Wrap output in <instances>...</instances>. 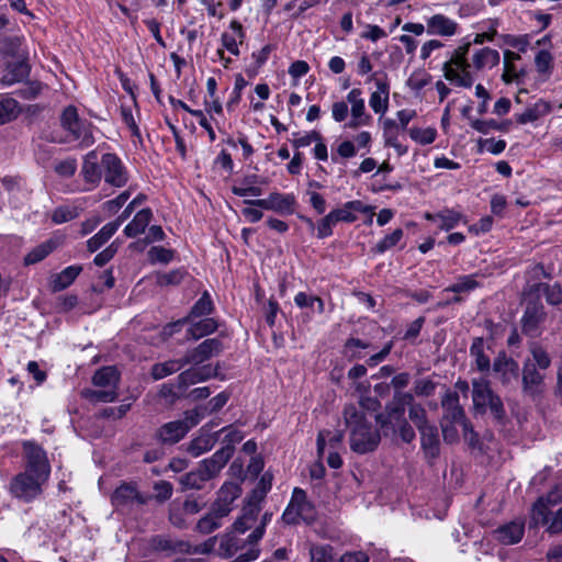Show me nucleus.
Instances as JSON below:
<instances>
[{
    "mask_svg": "<svg viewBox=\"0 0 562 562\" xmlns=\"http://www.w3.org/2000/svg\"><path fill=\"white\" fill-rule=\"evenodd\" d=\"M346 426L350 429V447L357 453L373 451L380 442V434L366 419L362 411L355 405L344 409Z\"/></svg>",
    "mask_w": 562,
    "mask_h": 562,
    "instance_id": "1",
    "label": "nucleus"
},
{
    "mask_svg": "<svg viewBox=\"0 0 562 562\" xmlns=\"http://www.w3.org/2000/svg\"><path fill=\"white\" fill-rule=\"evenodd\" d=\"M470 43L457 48L451 58L443 64L445 78L458 87L470 88L474 79L470 72L471 65L467 60Z\"/></svg>",
    "mask_w": 562,
    "mask_h": 562,
    "instance_id": "2",
    "label": "nucleus"
},
{
    "mask_svg": "<svg viewBox=\"0 0 562 562\" xmlns=\"http://www.w3.org/2000/svg\"><path fill=\"white\" fill-rule=\"evenodd\" d=\"M199 411H186L178 420L161 425L156 431V438L164 445H175L186 437L190 429L201 422Z\"/></svg>",
    "mask_w": 562,
    "mask_h": 562,
    "instance_id": "3",
    "label": "nucleus"
},
{
    "mask_svg": "<svg viewBox=\"0 0 562 562\" xmlns=\"http://www.w3.org/2000/svg\"><path fill=\"white\" fill-rule=\"evenodd\" d=\"M316 518V510L313 504L307 499L306 493L300 487H295L291 501L285 508L282 519L288 525H295L300 520L313 522Z\"/></svg>",
    "mask_w": 562,
    "mask_h": 562,
    "instance_id": "4",
    "label": "nucleus"
},
{
    "mask_svg": "<svg viewBox=\"0 0 562 562\" xmlns=\"http://www.w3.org/2000/svg\"><path fill=\"white\" fill-rule=\"evenodd\" d=\"M546 318L547 313L540 300H528L521 317L522 333L531 338H538L542 334Z\"/></svg>",
    "mask_w": 562,
    "mask_h": 562,
    "instance_id": "5",
    "label": "nucleus"
},
{
    "mask_svg": "<svg viewBox=\"0 0 562 562\" xmlns=\"http://www.w3.org/2000/svg\"><path fill=\"white\" fill-rule=\"evenodd\" d=\"M245 203L280 215H291L295 211L296 199L293 193L271 192L266 199L245 200Z\"/></svg>",
    "mask_w": 562,
    "mask_h": 562,
    "instance_id": "6",
    "label": "nucleus"
},
{
    "mask_svg": "<svg viewBox=\"0 0 562 562\" xmlns=\"http://www.w3.org/2000/svg\"><path fill=\"white\" fill-rule=\"evenodd\" d=\"M23 449L26 458L24 472L47 481L50 473V465L44 449L31 441L23 442Z\"/></svg>",
    "mask_w": 562,
    "mask_h": 562,
    "instance_id": "7",
    "label": "nucleus"
},
{
    "mask_svg": "<svg viewBox=\"0 0 562 562\" xmlns=\"http://www.w3.org/2000/svg\"><path fill=\"white\" fill-rule=\"evenodd\" d=\"M459 394L457 392H452L448 390L441 400V406L443 408V420L449 422L450 424H459L462 426L464 431V436L467 437L468 432L471 436L474 435L470 423L465 418L464 409L459 403Z\"/></svg>",
    "mask_w": 562,
    "mask_h": 562,
    "instance_id": "8",
    "label": "nucleus"
},
{
    "mask_svg": "<svg viewBox=\"0 0 562 562\" xmlns=\"http://www.w3.org/2000/svg\"><path fill=\"white\" fill-rule=\"evenodd\" d=\"M149 498L138 492L136 484L123 482L113 492L111 503L116 510H130L134 505H145Z\"/></svg>",
    "mask_w": 562,
    "mask_h": 562,
    "instance_id": "9",
    "label": "nucleus"
},
{
    "mask_svg": "<svg viewBox=\"0 0 562 562\" xmlns=\"http://www.w3.org/2000/svg\"><path fill=\"white\" fill-rule=\"evenodd\" d=\"M45 480L23 472L18 474L10 484L11 493L24 502H31L36 498L42 492V484Z\"/></svg>",
    "mask_w": 562,
    "mask_h": 562,
    "instance_id": "10",
    "label": "nucleus"
},
{
    "mask_svg": "<svg viewBox=\"0 0 562 562\" xmlns=\"http://www.w3.org/2000/svg\"><path fill=\"white\" fill-rule=\"evenodd\" d=\"M101 168L106 183L117 188L126 184L128 180L126 168L115 154H104L101 158Z\"/></svg>",
    "mask_w": 562,
    "mask_h": 562,
    "instance_id": "11",
    "label": "nucleus"
},
{
    "mask_svg": "<svg viewBox=\"0 0 562 562\" xmlns=\"http://www.w3.org/2000/svg\"><path fill=\"white\" fill-rule=\"evenodd\" d=\"M412 402L413 395L411 393H395L392 402L385 408V415L380 414L376 416L378 423L384 428L389 424L406 420L404 418L405 408L412 404Z\"/></svg>",
    "mask_w": 562,
    "mask_h": 562,
    "instance_id": "12",
    "label": "nucleus"
},
{
    "mask_svg": "<svg viewBox=\"0 0 562 562\" xmlns=\"http://www.w3.org/2000/svg\"><path fill=\"white\" fill-rule=\"evenodd\" d=\"M521 384L522 393L528 397L536 398L543 392L544 375L530 359L522 364Z\"/></svg>",
    "mask_w": 562,
    "mask_h": 562,
    "instance_id": "13",
    "label": "nucleus"
},
{
    "mask_svg": "<svg viewBox=\"0 0 562 562\" xmlns=\"http://www.w3.org/2000/svg\"><path fill=\"white\" fill-rule=\"evenodd\" d=\"M334 215L337 218V222H346L353 223L357 221L356 213L368 214L370 216L369 223L372 222V216L374 215V207L371 205L364 204L360 200H353L346 202L341 207H336L331 210Z\"/></svg>",
    "mask_w": 562,
    "mask_h": 562,
    "instance_id": "14",
    "label": "nucleus"
},
{
    "mask_svg": "<svg viewBox=\"0 0 562 562\" xmlns=\"http://www.w3.org/2000/svg\"><path fill=\"white\" fill-rule=\"evenodd\" d=\"M223 345L218 338H209L184 357V362L200 364L222 351Z\"/></svg>",
    "mask_w": 562,
    "mask_h": 562,
    "instance_id": "15",
    "label": "nucleus"
},
{
    "mask_svg": "<svg viewBox=\"0 0 562 562\" xmlns=\"http://www.w3.org/2000/svg\"><path fill=\"white\" fill-rule=\"evenodd\" d=\"M562 503V486L555 485L546 496H541L532 506L531 518L544 519L547 514H552L553 508Z\"/></svg>",
    "mask_w": 562,
    "mask_h": 562,
    "instance_id": "16",
    "label": "nucleus"
},
{
    "mask_svg": "<svg viewBox=\"0 0 562 562\" xmlns=\"http://www.w3.org/2000/svg\"><path fill=\"white\" fill-rule=\"evenodd\" d=\"M232 458L231 448H221L211 458H206L200 462L199 470L207 480L216 476Z\"/></svg>",
    "mask_w": 562,
    "mask_h": 562,
    "instance_id": "17",
    "label": "nucleus"
},
{
    "mask_svg": "<svg viewBox=\"0 0 562 562\" xmlns=\"http://www.w3.org/2000/svg\"><path fill=\"white\" fill-rule=\"evenodd\" d=\"M420 434L422 449L428 460H434L440 454V440L435 425H427L418 429Z\"/></svg>",
    "mask_w": 562,
    "mask_h": 562,
    "instance_id": "18",
    "label": "nucleus"
},
{
    "mask_svg": "<svg viewBox=\"0 0 562 562\" xmlns=\"http://www.w3.org/2000/svg\"><path fill=\"white\" fill-rule=\"evenodd\" d=\"M30 65L27 58L7 60V67L4 74L1 77V83L3 86H12L14 83L23 81L30 75Z\"/></svg>",
    "mask_w": 562,
    "mask_h": 562,
    "instance_id": "19",
    "label": "nucleus"
},
{
    "mask_svg": "<svg viewBox=\"0 0 562 562\" xmlns=\"http://www.w3.org/2000/svg\"><path fill=\"white\" fill-rule=\"evenodd\" d=\"M205 427L206 426L202 427L200 435L188 445L187 451L193 458H198L210 451L218 440V432L205 431Z\"/></svg>",
    "mask_w": 562,
    "mask_h": 562,
    "instance_id": "20",
    "label": "nucleus"
},
{
    "mask_svg": "<svg viewBox=\"0 0 562 562\" xmlns=\"http://www.w3.org/2000/svg\"><path fill=\"white\" fill-rule=\"evenodd\" d=\"M525 292L529 295H536L538 300L540 294H543L551 305H558L562 302V286L559 283H532L528 285Z\"/></svg>",
    "mask_w": 562,
    "mask_h": 562,
    "instance_id": "21",
    "label": "nucleus"
},
{
    "mask_svg": "<svg viewBox=\"0 0 562 562\" xmlns=\"http://www.w3.org/2000/svg\"><path fill=\"white\" fill-rule=\"evenodd\" d=\"M525 532V525L520 521H512L494 530V537L503 544L518 543Z\"/></svg>",
    "mask_w": 562,
    "mask_h": 562,
    "instance_id": "22",
    "label": "nucleus"
},
{
    "mask_svg": "<svg viewBox=\"0 0 562 562\" xmlns=\"http://www.w3.org/2000/svg\"><path fill=\"white\" fill-rule=\"evenodd\" d=\"M266 183L258 175H247L241 178L237 184L232 187V192L237 196H260L262 190L258 184Z\"/></svg>",
    "mask_w": 562,
    "mask_h": 562,
    "instance_id": "23",
    "label": "nucleus"
},
{
    "mask_svg": "<svg viewBox=\"0 0 562 562\" xmlns=\"http://www.w3.org/2000/svg\"><path fill=\"white\" fill-rule=\"evenodd\" d=\"M375 86L376 90L371 93L369 104L375 113L383 114L389 106L390 86L381 78L375 79Z\"/></svg>",
    "mask_w": 562,
    "mask_h": 562,
    "instance_id": "24",
    "label": "nucleus"
},
{
    "mask_svg": "<svg viewBox=\"0 0 562 562\" xmlns=\"http://www.w3.org/2000/svg\"><path fill=\"white\" fill-rule=\"evenodd\" d=\"M493 369L501 374L503 384H509L513 380L518 378V363L514 359L507 358L505 355L495 358Z\"/></svg>",
    "mask_w": 562,
    "mask_h": 562,
    "instance_id": "25",
    "label": "nucleus"
},
{
    "mask_svg": "<svg viewBox=\"0 0 562 562\" xmlns=\"http://www.w3.org/2000/svg\"><path fill=\"white\" fill-rule=\"evenodd\" d=\"M211 376L212 369L209 366L190 368L178 375V386L179 389H186L189 385L205 381Z\"/></svg>",
    "mask_w": 562,
    "mask_h": 562,
    "instance_id": "26",
    "label": "nucleus"
},
{
    "mask_svg": "<svg viewBox=\"0 0 562 562\" xmlns=\"http://www.w3.org/2000/svg\"><path fill=\"white\" fill-rule=\"evenodd\" d=\"M81 175L86 182L97 186L102 177L101 165L98 164V154L95 150L89 151L85 158L81 168Z\"/></svg>",
    "mask_w": 562,
    "mask_h": 562,
    "instance_id": "27",
    "label": "nucleus"
},
{
    "mask_svg": "<svg viewBox=\"0 0 562 562\" xmlns=\"http://www.w3.org/2000/svg\"><path fill=\"white\" fill-rule=\"evenodd\" d=\"M186 322H190L188 334L195 340L214 333L218 328L217 321L212 317H204L199 321L182 319L179 323Z\"/></svg>",
    "mask_w": 562,
    "mask_h": 562,
    "instance_id": "28",
    "label": "nucleus"
},
{
    "mask_svg": "<svg viewBox=\"0 0 562 562\" xmlns=\"http://www.w3.org/2000/svg\"><path fill=\"white\" fill-rule=\"evenodd\" d=\"M153 217V212L150 209L146 207L138 211L131 223H128L124 228V234L134 238L139 234L144 233L148 224L150 223Z\"/></svg>",
    "mask_w": 562,
    "mask_h": 562,
    "instance_id": "29",
    "label": "nucleus"
},
{
    "mask_svg": "<svg viewBox=\"0 0 562 562\" xmlns=\"http://www.w3.org/2000/svg\"><path fill=\"white\" fill-rule=\"evenodd\" d=\"M0 50L9 60L29 58V52L23 47L21 37H3Z\"/></svg>",
    "mask_w": 562,
    "mask_h": 562,
    "instance_id": "30",
    "label": "nucleus"
},
{
    "mask_svg": "<svg viewBox=\"0 0 562 562\" xmlns=\"http://www.w3.org/2000/svg\"><path fill=\"white\" fill-rule=\"evenodd\" d=\"M499 63V53L490 47H483L473 53L472 66L476 70L493 68Z\"/></svg>",
    "mask_w": 562,
    "mask_h": 562,
    "instance_id": "31",
    "label": "nucleus"
},
{
    "mask_svg": "<svg viewBox=\"0 0 562 562\" xmlns=\"http://www.w3.org/2000/svg\"><path fill=\"white\" fill-rule=\"evenodd\" d=\"M551 111V105L544 100H538L533 105L527 108L522 113L516 114V121L519 124L532 123Z\"/></svg>",
    "mask_w": 562,
    "mask_h": 562,
    "instance_id": "32",
    "label": "nucleus"
},
{
    "mask_svg": "<svg viewBox=\"0 0 562 562\" xmlns=\"http://www.w3.org/2000/svg\"><path fill=\"white\" fill-rule=\"evenodd\" d=\"M81 271L82 267L80 265L66 267L58 274L54 276L50 284L52 290L54 292L65 290L70 284H72V282L76 280V278L80 274Z\"/></svg>",
    "mask_w": 562,
    "mask_h": 562,
    "instance_id": "33",
    "label": "nucleus"
},
{
    "mask_svg": "<svg viewBox=\"0 0 562 562\" xmlns=\"http://www.w3.org/2000/svg\"><path fill=\"white\" fill-rule=\"evenodd\" d=\"M121 221H113L105 224L99 233L93 235L88 241L87 247L90 252L97 251L101 248L119 229Z\"/></svg>",
    "mask_w": 562,
    "mask_h": 562,
    "instance_id": "34",
    "label": "nucleus"
},
{
    "mask_svg": "<svg viewBox=\"0 0 562 562\" xmlns=\"http://www.w3.org/2000/svg\"><path fill=\"white\" fill-rule=\"evenodd\" d=\"M472 400L476 408L484 409L487 407L488 400L494 395L490 387L488 381L485 379L474 380L472 382Z\"/></svg>",
    "mask_w": 562,
    "mask_h": 562,
    "instance_id": "35",
    "label": "nucleus"
},
{
    "mask_svg": "<svg viewBox=\"0 0 562 562\" xmlns=\"http://www.w3.org/2000/svg\"><path fill=\"white\" fill-rule=\"evenodd\" d=\"M67 132L71 135L72 139L79 140L80 148H88L95 142L92 134V124L87 121L80 122Z\"/></svg>",
    "mask_w": 562,
    "mask_h": 562,
    "instance_id": "36",
    "label": "nucleus"
},
{
    "mask_svg": "<svg viewBox=\"0 0 562 562\" xmlns=\"http://www.w3.org/2000/svg\"><path fill=\"white\" fill-rule=\"evenodd\" d=\"M456 31V23L443 15H434L428 21V33L430 35H453Z\"/></svg>",
    "mask_w": 562,
    "mask_h": 562,
    "instance_id": "37",
    "label": "nucleus"
},
{
    "mask_svg": "<svg viewBox=\"0 0 562 562\" xmlns=\"http://www.w3.org/2000/svg\"><path fill=\"white\" fill-rule=\"evenodd\" d=\"M151 546L157 551L173 553V552H190L191 544L183 541H173L167 537L157 536L151 540Z\"/></svg>",
    "mask_w": 562,
    "mask_h": 562,
    "instance_id": "38",
    "label": "nucleus"
},
{
    "mask_svg": "<svg viewBox=\"0 0 562 562\" xmlns=\"http://www.w3.org/2000/svg\"><path fill=\"white\" fill-rule=\"evenodd\" d=\"M188 362L183 359H173L165 362L156 363L151 367V376L154 380H161L172 373L181 370Z\"/></svg>",
    "mask_w": 562,
    "mask_h": 562,
    "instance_id": "39",
    "label": "nucleus"
},
{
    "mask_svg": "<svg viewBox=\"0 0 562 562\" xmlns=\"http://www.w3.org/2000/svg\"><path fill=\"white\" fill-rule=\"evenodd\" d=\"M553 56L547 49H539L535 56V67L541 80H548L553 71Z\"/></svg>",
    "mask_w": 562,
    "mask_h": 562,
    "instance_id": "40",
    "label": "nucleus"
},
{
    "mask_svg": "<svg viewBox=\"0 0 562 562\" xmlns=\"http://www.w3.org/2000/svg\"><path fill=\"white\" fill-rule=\"evenodd\" d=\"M119 372L114 367H103L92 376L95 386L117 389Z\"/></svg>",
    "mask_w": 562,
    "mask_h": 562,
    "instance_id": "41",
    "label": "nucleus"
},
{
    "mask_svg": "<svg viewBox=\"0 0 562 562\" xmlns=\"http://www.w3.org/2000/svg\"><path fill=\"white\" fill-rule=\"evenodd\" d=\"M470 355L475 360L477 370L486 372L491 368V361L488 356L484 353V340L483 338H474L470 347Z\"/></svg>",
    "mask_w": 562,
    "mask_h": 562,
    "instance_id": "42",
    "label": "nucleus"
},
{
    "mask_svg": "<svg viewBox=\"0 0 562 562\" xmlns=\"http://www.w3.org/2000/svg\"><path fill=\"white\" fill-rule=\"evenodd\" d=\"M214 310V304L207 291H204L200 299L191 307V311L186 319H195L199 317L210 315Z\"/></svg>",
    "mask_w": 562,
    "mask_h": 562,
    "instance_id": "43",
    "label": "nucleus"
},
{
    "mask_svg": "<svg viewBox=\"0 0 562 562\" xmlns=\"http://www.w3.org/2000/svg\"><path fill=\"white\" fill-rule=\"evenodd\" d=\"M21 112L19 102L9 97L0 99V125L15 120Z\"/></svg>",
    "mask_w": 562,
    "mask_h": 562,
    "instance_id": "44",
    "label": "nucleus"
},
{
    "mask_svg": "<svg viewBox=\"0 0 562 562\" xmlns=\"http://www.w3.org/2000/svg\"><path fill=\"white\" fill-rule=\"evenodd\" d=\"M342 439L344 434L339 430L335 432L329 430L319 431L316 441L318 454L322 456L324 453L327 441L333 449H336L341 443Z\"/></svg>",
    "mask_w": 562,
    "mask_h": 562,
    "instance_id": "45",
    "label": "nucleus"
},
{
    "mask_svg": "<svg viewBox=\"0 0 562 562\" xmlns=\"http://www.w3.org/2000/svg\"><path fill=\"white\" fill-rule=\"evenodd\" d=\"M55 248L53 240H47L33 248L25 257L24 265H35L45 259Z\"/></svg>",
    "mask_w": 562,
    "mask_h": 562,
    "instance_id": "46",
    "label": "nucleus"
},
{
    "mask_svg": "<svg viewBox=\"0 0 562 562\" xmlns=\"http://www.w3.org/2000/svg\"><path fill=\"white\" fill-rule=\"evenodd\" d=\"M529 351L532 356L531 362L539 370H547L551 366V358L547 350L538 342L533 341L529 345Z\"/></svg>",
    "mask_w": 562,
    "mask_h": 562,
    "instance_id": "47",
    "label": "nucleus"
},
{
    "mask_svg": "<svg viewBox=\"0 0 562 562\" xmlns=\"http://www.w3.org/2000/svg\"><path fill=\"white\" fill-rule=\"evenodd\" d=\"M228 401V395L224 392L217 394L212 397L206 404L199 405L194 407L192 411H199V415L201 414V420L209 414L218 412Z\"/></svg>",
    "mask_w": 562,
    "mask_h": 562,
    "instance_id": "48",
    "label": "nucleus"
},
{
    "mask_svg": "<svg viewBox=\"0 0 562 562\" xmlns=\"http://www.w3.org/2000/svg\"><path fill=\"white\" fill-rule=\"evenodd\" d=\"M536 524L547 526V531L550 533H562V506L552 514H547L544 519H533Z\"/></svg>",
    "mask_w": 562,
    "mask_h": 562,
    "instance_id": "49",
    "label": "nucleus"
},
{
    "mask_svg": "<svg viewBox=\"0 0 562 562\" xmlns=\"http://www.w3.org/2000/svg\"><path fill=\"white\" fill-rule=\"evenodd\" d=\"M477 286H480V284L475 280V274H468L459 277L458 281L446 288L445 291L453 293L470 292Z\"/></svg>",
    "mask_w": 562,
    "mask_h": 562,
    "instance_id": "50",
    "label": "nucleus"
},
{
    "mask_svg": "<svg viewBox=\"0 0 562 562\" xmlns=\"http://www.w3.org/2000/svg\"><path fill=\"white\" fill-rule=\"evenodd\" d=\"M409 136L414 142L420 145H429L435 142L437 137V131L434 127H412L409 130Z\"/></svg>",
    "mask_w": 562,
    "mask_h": 562,
    "instance_id": "51",
    "label": "nucleus"
},
{
    "mask_svg": "<svg viewBox=\"0 0 562 562\" xmlns=\"http://www.w3.org/2000/svg\"><path fill=\"white\" fill-rule=\"evenodd\" d=\"M217 432L218 436L224 434L223 442L225 445L222 448H231L232 454L235 451V445L244 439V434L233 426L224 427Z\"/></svg>",
    "mask_w": 562,
    "mask_h": 562,
    "instance_id": "52",
    "label": "nucleus"
},
{
    "mask_svg": "<svg viewBox=\"0 0 562 562\" xmlns=\"http://www.w3.org/2000/svg\"><path fill=\"white\" fill-rule=\"evenodd\" d=\"M206 481L209 480L204 477L203 473L199 469L180 477L182 486L190 490H201Z\"/></svg>",
    "mask_w": 562,
    "mask_h": 562,
    "instance_id": "53",
    "label": "nucleus"
},
{
    "mask_svg": "<svg viewBox=\"0 0 562 562\" xmlns=\"http://www.w3.org/2000/svg\"><path fill=\"white\" fill-rule=\"evenodd\" d=\"M337 218L334 215L333 211H330L328 214H326L324 217H322L316 227V236L319 239L327 238L333 235V228L337 224Z\"/></svg>",
    "mask_w": 562,
    "mask_h": 562,
    "instance_id": "54",
    "label": "nucleus"
},
{
    "mask_svg": "<svg viewBox=\"0 0 562 562\" xmlns=\"http://www.w3.org/2000/svg\"><path fill=\"white\" fill-rule=\"evenodd\" d=\"M330 546H313L310 549V562H337Z\"/></svg>",
    "mask_w": 562,
    "mask_h": 562,
    "instance_id": "55",
    "label": "nucleus"
},
{
    "mask_svg": "<svg viewBox=\"0 0 562 562\" xmlns=\"http://www.w3.org/2000/svg\"><path fill=\"white\" fill-rule=\"evenodd\" d=\"M408 416L417 429L429 425L425 408L420 404L415 403L414 398L412 404L408 405Z\"/></svg>",
    "mask_w": 562,
    "mask_h": 562,
    "instance_id": "56",
    "label": "nucleus"
},
{
    "mask_svg": "<svg viewBox=\"0 0 562 562\" xmlns=\"http://www.w3.org/2000/svg\"><path fill=\"white\" fill-rule=\"evenodd\" d=\"M403 229L396 228L393 233L386 235L372 249L375 254H383L394 247L403 237Z\"/></svg>",
    "mask_w": 562,
    "mask_h": 562,
    "instance_id": "57",
    "label": "nucleus"
},
{
    "mask_svg": "<svg viewBox=\"0 0 562 562\" xmlns=\"http://www.w3.org/2000/svg\"><path fill=\"white\" fill-rule=\"evenodd\" d=\"M364 112H366L364 101H362L358 104H353L351 106V120L347 124L348 127L357 128L361 125L368 124V122L370 121V116L366 115Z\"/></svg>",
    "mask_w": 562,
    "mask_h": 562,
    "instance_id": "58",
    "label": "nucleus"
},
{
    "mask_svg": "<svg viewBox=\"0 0 562 562\" xmlns=\"http://www.w3.org/2000/svg\"><path fill=\"white\" fill-rule=\"evenodd\" d=\"M222 526L216 516L207 513L196 522L195 529L202 535H209Z\"/></svg>",
    "mask_w": 562,
    "mask_h": 562,
    "instance_id": "59",
    "label": "nucleus"
},
{
    "mask_svg": "<svg viewBox=\"0 0 562 562\" xmlns=\"http://www.w3.org/2000/svg\"><path fill=\"white\" fill-rule=\"evenodd\" d=\"M82 120L79 117L78 110L74 105L66 106L60 115V125L65 131L78 125Z\"/></svg>",
    "mask_w": 562,
    "mask_h": 562,
    "instance_id": "60",
    "label": "nucleus"
},
{
    "mask_svg": "<svg viewBox=\"0 0 562 562\" xmlns=\"http://www.w3.org/2000/svg\"><path fill=\"white\" fill-rule=\"evenodd\" d=\"M240 549L238 544V539L232 536H225L222 538L220 547H218V554L224 558H231L234 554L237 553V551Z\"/></svg>",
    "mask_w": 562,
    "mask_h": 562,
    "instance_id": "61",
    "label": "nucleus"
},
{
    "mask_svg": "<svg viewBox=\"0 0 562 562\" xmlns=\"http://www.w3.org/2000/svg\"><path fill=\"white\" fill-rule=\"evenodd\" d=\"M86 397L92 401L111 403L117 397L116 389L110 387L109 390H88L85 392Z\"/></svg>",
    "mask_w": 562,
    "mask_h": 562,
    "instance_id": "62",
    "label": "nucleus"
},
{
    "mask_svg": "<svg viewBox=\"0 0 562 562\" xmlns=\"http://www.w3.org/2000/svg\"><path fill=\"white\" fill-rule=\"evenodd\" d=\"M240 495V487L233 482L223 484L218 492V499L232 505L233 502Z\"/></svg>",
    "mask_w": 562,
    "mask_h": 562,
    "instance_id": "63",
    "label": "nucleus"
},
{
    "mask_svg": "<svg viewBox=\"0 0 562 562\" xmlns=\"http://www.w3.org/2000/svg\"><path fill=\"white\" fill-rule=\"evenodd\" d=\"M54 170L59 177L71 178L77 170V160L69 157L57 161L54 166Z\"/></svg>",
    "mask_w": 562,
    "mask_h": 562,
    "instance_id": "64",
    "label": "nucleus"
}]
</instances>
